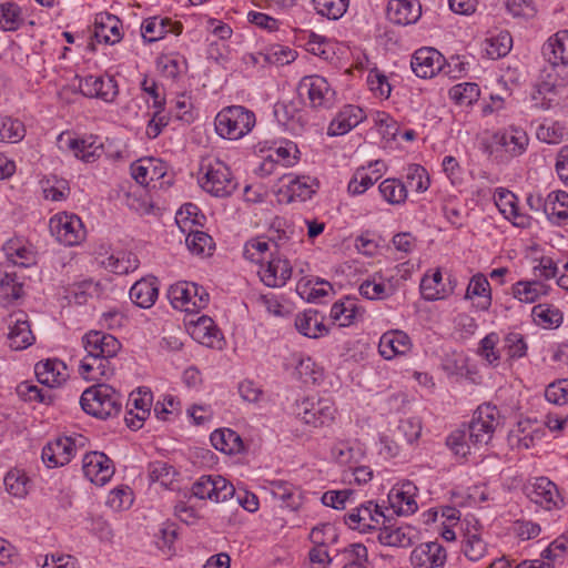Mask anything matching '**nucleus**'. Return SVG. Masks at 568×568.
<instances>
[{"mask_svg": "<svg viewBox=\"0 0 568 568\" xmlns=\"http://www.w3.org/2000/svg\"><path fill=\"white\" fill-rule=\"evenodd\" d=\"M568 30H560L551 36L542 45V57L547 64L540 74L537 85L538 94L557 95L564 92L568 84V59L566 55V41Z\"/></svg>", "mask_w": 568, "mask_h": 568, "instance_id": "1", "label": "nucleus"}, {"mask_svg": "<svg viewBox=\"0 0 568 568\" xmlns=\"http://www.w3.org/2000/svg\"><path fill=\"white\" fill-rule=\"evenodd\" d=\"M122 395L112 386L99 383L88 387L80 397L81 408L100 419L116 416L122 408Z\"/></svg>", "mask_w": 568, "mask_h": 568, "instance_id": "2", "label": "nucleus"}, {"mask_svg": "<svg viewBox=\"0 0 568 568\" xmlns=\"http://www.w3.org/2000/svg\"><path fill=\"white\" fill-rule=\"evenodd\" d=\"M255 114L242 105L222 109L215 116L216 133L229 140H239L250 133L255 125Z\"/></svg>", "mask_w": 568, "mask_h": 568, "instance_id": "3", "label": "nucleus"}, {"mask_svg": "<svg viewBox=\"0 0 568 568\" xmlns=\"http://www.w3.org/2000/svg\"><path fill=\"white\" fill-rule=\"evenodd\" d=\"M344 524L352 530L368 534L390 521V515L374 500H366L351 508L343 517Z\"/></svg>", "mask_w": 568, "mask_h": 568, "instance_id": "4", "label": "nucleus"}, {"mask_svg": "<svg viewBox=\"0 0 568 568\" xmlns=\"http://www.w3.org/2000/svg\"><path fill=\"white\" fill-rule=\"evenodd\" d=\"M500 424V413L496 406L490 404L478 406L471 420L466 425L468 439L475 445V449L488 445Z\"/></svg>", "mask_w": 568, "mask_h": 568, "instance_id": "5", "label": "nucleus"}, {"mask_svg": "<svg viewBox=\"0 0 568 568\" xmlns=\"http://www.w3.org/2000/svg\"><path fill=\"white\" fill-rule=\"evenodd\" d=\"M300 97H306L313 109H331L335 104L336 92L321 75L304 77L298 84Z\"/></svg>", "mask_w": 568, "mask_h": 568, "instance_id": "6", "label": "nucleus"}, {"mask_svg": "<svg viewBox=\"0 0 568 568\" xmlns=\"http://www.w3.org/2000/svg\"><path fill=\"white\" fill-rule=\"evenodd\" d=\"M49 227L55 240L65 246L78 245L85 237L83 223L75 214H55L50 219Z\"/></svg>", "mask_w": 568, "mask_h": 568, "instance_id": "7", "label": "nucleus"}, {"mask_svg": "<svg viewBox=\"0 0 568 568\" xmlns=\"http://www.w3.org/2000/svg\"><path fill=\"white\" fill-rule=\"evenodd\" d=\"M79 91L89 99H99L105 103L115 101L119 94L118 82L110 75H77Z\"/></svg>", "mask_w": 568, "mask_h": 568, "instance_id": "8", "label": "nucleus"}, {"mask_svg": "<svg viewBox=\"0 0 568 568\" xmlns=\"http://www.w3.org/2000/svg\"><path fill=\"white\" fill-rule=\"evenodd\" d=\"M200 184L204 191L216 197L230 196L237 186L230 169L221 162L207 168L206 173L200 180Z\"/></svg>", "mask_w": 568, "mask_h": 568, "instance_id": "9", "label": "nucleus"}, {"mask_svg": "<svg viewBox=\"0 0 568 568\" xmlns=\"http://www.w3.org/2000/svg\"><path fill=\"white\" fill-rule=\"evenodd\" d=\"M192 493L199 499H210L215 503L225 501L233 497V485L222 476H202L192 486Z\"/></svg>", "mask_w": 568, "mask_h": 568, "instance_id": "10", "label": "nucleus"}, {"mask_svg": "<svg viewBox=\"0 0 568 568\" xmlns=\"http://www.w3.org/2000/svg\"><path fill=\"white\" fill-rule=\"evenodd\" d=\"M524 493L530 501L550 510L564 503L559 490L547 477H537L524 486Z\"/></svg>", "mask_w": 568, "mask_h": 568, "instance_id": "11", "label": "nucleus"}, {"mask_svg": "<svg viewBox=\"0 0 568 568\" xmlns=\"http://www.w3.org/2000/svg\"><path fill=\"white\" fill-rule=\"evenodd\" d=\"M336 408L329 399H320L316 403L305 399L296 413L301 420L313 427L329 425L335 418Z\"/></svg>", "mask_w": 568, "mask_h": 568, "instance_id": "12", "label": "nucleus"}, {"mask_svg": "<svg viewBox=\"0 0 568 568\" xmlns=\"http://www.w3.org/2000/svg\"><path fill=\"white\" fill-rule=\"evenodd\" d=\"M82 470L91 483L104 486L114 474L113 462L104 453L91 452L84 455Z\"/></svg>", "mask_w": 568, "mask_h": 568, "instance_id": "13", "label": "nucleus"}, {"mask_svg": "<svg viewBox=\"0 0 568 568\" xmlns=\"http://www.w3.org/2000/svg\"><path fill=\"white\" fill-rule=\"evenodd\" d=\"M75 452L74 440L68 436H60L43 446L41 458L48 468H57L69 464Z\"/></svg>", "mask_w": 568, "mask_h": 568, "instance_id": "14", "label": "nucleus"}, {"mask_svg": "<svg viewBox=\"0 0 568 568\" xmlns=\"http://www.w3.org/2000/svg\"><path fill=\"white\" fill-rule=\"evenodd\" d=\"M270 257L261 264L258 275L261 281L268 287H282L292 276V265L287 257L268 254Z\"/></svg>", "mask_w": 568, "mask_h": 568, "instance_id": "15", "label": "nucleus"}, {"mask_svg": "<svg viewBox=\"0 0 568 568\" xmlns=\"http://www.w3.org/2000/svg\"><path fill=\"white\" fill-rule=\"evenodd\" d=\"M445 64L444 55L434 48L416 50L410 60L413 72L423 79L433 78L439 73Z\"/></svg>", "mask_w": 568, "mask_h": 568, "instance_id": "16", "label": "nucleus"}, {"mask_svg": "<svg viewBox=\"0 0 568 568\" xmlns=\"http://www.w3.org/2000/svg\"><path fill=\"white\" fill-rule=\"evenodd\" d=\"M446 549L437 541L423 542L415 547L410 554V564L414 568H439L446 562Z\"/></svg>", "mask_w": 568, "mask_h": 568, "instance_id": "17", "label": "nucleus"}, {"mask_svg": "<svg viewBox=\"0 0 568 568\" xmlns=\"http://www.w3.org/2000/svg\"><path fill=\"white\" fill-rule=\"evenodd\" d=\"M493 142L509 158H516L526 151L529 138L521 128L509 126L495 132L493 135Z\"/></svg>", "mask_w": 568, "mask_h": 568, "instance_id": "18", "label": "nucleus"}, {"mask_svg": "<svg viewBox=\"0 0 568 568\" xmlns=\"http://www.w3.org/2000/svg\"><path fill=\"white\" fill-rule=\"evenodd\" d=\"M82 343L87 355L115 358L121 349V343L113 335L101 331H90L83 336Z\"/></svg>", "mask_w": 568, "mask_h": 568, "instance_id": "19", "label": "nucleus"}, {"mask_svg": "<svg viewBox=\"0 0 568 568\" xmlns=\"http://www.w3.org/2000/svg\"><path fill=\"white\" fill-rule=\"evenodd\" d=\"M183 26L168 17L154 16L144 19L141 24V34L145 42L152 43L163 39L166 34H180Z\"/></svg>", "mask_w": 568, "mask_h": 568, "instance_id": "20", "label": "nucleus"}, {"mask_svg": "<svg viewBox=\"0 0 568 568\" xmlns=\"http://www.w3.org/2000/svg\"><path fill=\"white\" fill-rule=\"evenodd\" d=\"M494 201L499 212L515 226L527 227L529 217L521 213L518 206V197L511 191L497 187L494 193Z\"/></svg>", "mask_w": 568, "mask_h": 568, "instance_id": "21", "label": "nucleus"}, {"mask_svg": "<svg viewBox=\"0 0 568 568\" xmlns=\"http://www.w3.org/2000/svg\"><path fill=\"white\" fill-rule=\"evenodd\" d=\"M415 487L412 484L403 485L400 488H392L388 493L389 508H385V513L393 516H407L414 514L418 506L414 498L413 490Z\"/></svg>", "mask_w": 568, "mask_h": 568, "instance_id": "22", "label": "nucleus"}, {"mask_svg": "<svg viewBox=\"0 0 568 568\" xmlns=\"http://www.w3.org/2000/svg\"><path fill=\"white\" fill-rule=\"evenodd\" d=\"M115 368L113 357L85 355L80 362L79 373L87 381H101L112 377Z\"/></svg>", "mask_w": 568, "mask_h": 568, "instance_id": "23", "label": "nucleus"}, {"mask_svg": "<svg viewBox=\"0 0 568 568\" xmlns=\"http://www.w3.org/2000/svg\"><path fill=\"white\" fill-rule=\"evenodd\" d=\"M165 173L164 162L154 158H143L131 164V175L141 185L159 181Z\"/></svg>", "mask_w": 568, "mask_h": 568, "instance_id": "24", "label": "nucleus"}, {"mask_svg": "<svg viewBox=\"0 0 568 568\" xmlns=\"http://www.w3.org/2000/svg\"><path fill=\"white\" fill-rule=\"evenodd\" d=\"M122 23L113 14L100 13L94 20L93 37L99 43L115 44L122 39Z\"/></svg>", "mask_w": 568, "mask_h": 568, "instance_id": "25", "label": "nucleus"}, {"mask_svg": "<svg viewBox=\"0 0 568 568\" xmlns=\"http://www.w3.org/2000/svg\"><path fill=\"white\" fill-rule=\"evenodd\" d=\"M464 297L474 301L477 311L487 312L493 302L491 287L487 277L481 273L473 275Z\"/></svg>", "mask_w": 568, "mask_h": 568, "instance_id": "26", "label": "nucleus"}, {"mask_svg": "<svg viewBox=\"0 0 568 568\" xmlns=\"http://www.w3.org/2000/svg\"><path fill=\"white\" fill-rule=\"evenodd\" d=\"M131 301L141 308L152 307L159 297V281L155 276H145L136 281L129 292Z\"/></svg>", "mask_w": 568, "mask_h": 568, "instance_id": "27", "label": "nucleus"}, {"mask_svg": "<svg viewBox=\"0 0 568 568\" xmlns=\"http://www.w3.org/2000/svg\"><path fill=\"white\" fill-rule=\"evenodd\" d=\"M364 308L358 305L357 298L345 297L335 302L329 312V317L339 327H348L362 317Z\"/></svg>", "mask_w": 568, "mask_h": 568, "instance_id": "28", "label": "nucleus"}, {"mask_svg": "<svg viewBox=\"0 0 568 568\" xmlns=\"http://www.w3.org/2000/svg\"><path fill=\"white\" fill-rule=\"evenodd\" d=\"M192 337L207 347L222 349L224 345V338L215 325L214 321L209 316H201L193 325Z\"/></svg>", "mask_w": 568, "mask_h": 568, "instance_id": "29", "label": "nucleus"}, {"mask_svg": "<svg viewBox=\"0 0 568 568\" xmlns=\"http://www.w3.org/2000/svg\"><path fill=\"white\" fill-rule=\"evenodd\" d=\"M409 336L403 331H388L379 338L378 352L385 359H392L397 355H404L410 349Z\"/></svg>", "mask_w": 568, "mask_h": 568, "instance_id": "30", "label": "nucleus"}, {"mask_svg": "<svg viewBox=\"0 0 568 568\" xmlns=\"http://www.w3.org/2000/svg\"><path fill=\"white\" fill-rule=\"evenodd\" d=\"M386 14L388 20L395 24H412L420 17V6L412 0H390L387 4Z\"/></svg>", "mask_w": 568, "mask_h": 568, "instance_id": "31", "label": "nucleus"}, {"mask_svg": "<svg viewBox=\"0 0 568 568\" xmlns=\"http://www.w3.org/2000/svg\"><path fill=\"white\" fill-rule=\"evenodd\" d=\"M324 316L313 308L298 313L294 325L298 333L310 338H318L328 334V328L324 325Z\"/></svg>", "mask_w": 568, "mask_h": 568, "instance_id": "32", "label": "nucleus"}, {"mask_svg": "<svg viewBox=\"0 0 568 568\" xmlns=\"http://www.w3.org/2000/svg\"><path fill=\"white\" fill-rule=\"evenodd\" d=\"M397 281L385 278L382 274L375 273L371 280L364 281L359 286V293L365 298L376 301L386 300L397 291Z\"/></svg>", "mask_w": 568, "mask_h": 568, "instance_id": "33", "label": "nucleus"}, {"mask_svg": "<svg viewBox=\"0 0 568 568\" xmlns=\"http://www.w3.org/2000/svg\"><path fill=\"white\" fill-rule=\"evenodd\" d=\"M282 180H287V182L284 183V185L286 186V194L288 196L290 202H304L311 199L318 186L316 180L312 179L308 175L293 176L292 174H290L284 175Z\"/></svg>", "mask_w": 568, "mask_h": 568, "instance_id": "34", "label": "nucleus"}, {"mask_svg": "<svg viewBox=\"0 0 568 568\" xmlns=\"http://www.w3.org/2000/svg\"><path fill=\"white\" fill-rule=\"evenodd\" d=\"M67 366L57 358H48L36 364L34 373L39 383L54 387L65 378Z\"/></svg>", "mask_w": 568, "mask_h": 568, "instance_id": "35", "label": "nucleus"}, {"mask_svg": "<svg viewBox=\"0 0 568 568\" xmlns=\"http://www.w3.org/2000/svg\"><path fill=\"white\" fill-rule=\"evenodd\" d=\"M541 438V432L530 420L519 422L508 434V444L513 449H528Z\"/></svg>", "mask_w": 568, "mask_h": 568, "instance_id": "36", "label": "nucleus"}, {"mask_svg": "<svg viewBox=\"0 0 568 568\" xmlns=\"http://www.w3.org/2000/svg\"><path fill=\"white\" fill-rule=\"evenodd\" d=\"M197 284L194 282H178L168 290V298L175 310L191 313L192 295H196Z\"/></svg>", "mask_w": 568, "mask_h": 568, "instance_id": "37", "label": "nucleus"}, {"mask_svg": "<svg viewBox=\"0 0 568 568\" xmlns=\"http://www.w3.org/2000/svg\"><path fill=\"white\" fill-rule=\"evenodd\" d=\"M68 148L78 159L87 163L94 162L103 153L102 143L92 135L83 139H69Z\"/></svg>", "mask_w": 568, "mask_h": 568, "instance_id": "38", "label": "nucleus"}, {"mask_svg": "<svg viewBox=\"0 0 568 568\" xmlns=\"http://www.w3.org/2000/svg\"><path fill=\"white\" fill-rule=\"evenodd\" d=\"M3 252L7 258L14 265L28 267L36 263V253L29 245L19 239H12L4 243Z\"/></svg>", "mask_w": 568, "mask_h": 568, "instance_id": "39", "label": "nucleus"}, {"mask_svg": "<svg viewBox=\"0 0 568 568\" xmlns=\"http://www.w3.org/2000/svg\"><path fill=\"white\" fill-rule=\"evenodd\" d=\"M382 199L390 205L400 206L407 201V185L399 179L387 178L378 185Z\"/></svg>", "mask_w": 568, "mask_h": 568, "instance_id": "40", "label": "nucleus"}, {"mask_svg": "<svg viewBox=\"0 0 568 568\" xmlns=\"http://www.w3.org/2000/svg\"><path fill=\"white\" fill-rule=\"evenodd\" d=\"M210 440L216 450L229 455L240 453L243 448L241 436L230 428L215 429Z\"/></svg>", "mask_w": 568, "mask_h": 568, "instance_id": "41", "label": "nucleus"}, {"mask_svg": "<svg viewBox=\"0 0 568 568\" xmlns=\"http://www.w3.org/2000/svg\"><path fill=\"white\" fill-rule=\"evenodd\" d=\"M378 531V541L384 546L405 548L412 545L409 527H394L390 520L385 523Z\"/></svg>", "mask_w": 568, "mask_h": 568, "instance_id": "42", "label": "nucleus"}, {"mask_svg": "<svg viewBox=\"0 0 568 568\" xmlns=\"http://www.w3.org/2000/svg\"><path fill=\"white\" fill-rule=\"evenodd\" d=\"M34 336L31 332L30 324L27 320L17 318L14 324L10 326L8 334V343L11 349L22 351L31 346Z\"/></svg>", "mask_w": 568, "mask_h": 568, "instance_id": "43", "label": "nucleus"}, {"mask_svg": "<svg viewBox=\"0 0 568 568\" xmlns=\"http://www.w3.org/2000/svg\"><path fill=\"white\" fill-rule=\"evenodd\" d=\"M446 445L456 457L462 459H466L473 454V450H476L475 445L468 439V429L466 424L453 430L447 436Z\"/></svg>", "mask_w": 568, "mask_h": 568, "instance_id": "44", "label": "nucleus"}, {"mask_svg": "<svg viewBox=\"0 0 568 568\" xmlns=\"http://www.w3.org/2000/svg\"><path fill=\"white\" fill-rule=\"evenodd\" d=\"M24 23L22 8L13 1H6L0 4V29L13 32Z\"/></svg>", "mask_w": 568, "mask_h": 568, "instance_id": "45", "label": "nucleus"}, {"mask_svg": "<svg viewBox=\"0 0 568 568\" xmlns=\"http://www.w3.org/2000/svg\"><path fill=\"white\" fill-rule=\"evenodd\" d=\"M487 550V544L483 540L478 528L467 527L464 534L463 551L465 556L473 561L481 559Z\"/></svg>", "mask_w": 568, "mask_h": 568, "instance_id": "46", "label": "nucleus"}, {"mask_svg": "<svg viewBox=\"0 0 568 568\" xmlns=\"http://www.w3.org/2000/svg\"><path fill=\"white\" fill-rule=\"evenodd\" d=\"M102 265L112 273L128 274L138 268L139 260L136 255L126 252L111 254L102 261Z\"/></svg>", "mask_w": 568, "mask_h": 568, "instance_id": "47", "label": "nucleus"}, {"mask_svg": "<svg viewBox=\"0 0 568 568\" xmlns=\"http://www.w3.org/2000/svg\"><path fill=\"white\" fill-rule=\"evenodd\" d=\"M513 48V38L508 31H500L485 40V52L488 58L497 60L506 57Z\"/></svg>", "mask_w": 568, "mask_h": 568, "instance_id": "48", "label": "nucleus"}, {"mask_svg": "<svg viewBox=\"0 0 568 568\" xmlns=\"http://www.w3.org/2000/svg\"><path fill=\"white\" fill-rule=\"evenodd\" d=\"M546 294V285L540 281H519L513 286V295L524 303H534Z\"/></svg>", "mask_w": 568, "mask_h": 568, "instance_id": "49", "label": "nucleus"}, {"mask_svg": "<svg viewBox=\"0 0 568 568\" xmlns=\"http://www.w3.org/2000/svg\"><path fill=\"white\" fill-rule=\"evenodd\" d=\"M23 288L14 273H6L0 278V302L10 305L22 296Z\"/></svg>", "mask_w": 568, "mask_h": 568, "instance_id": "50", "label": "nucleus"}, {"mask_svg": "<svg viewBox=\"0 0 568 568\" xmlns=\"http://www.w3.org/2000/svg\"><path fill=\"white\" fill-rule=\"evenodd\" d=\"M158 69L166 79L176 80L186 71V61L179 54L162 55L158 59Z\"/></svg>", "mask_w": 568, "mask_h": 568, "instance_id": "51", "label": "nucleus"}, {"mask_svg": "<svg viewBox=\"0 0 568 568\" xmlns=\"http://www.w3.org/2000/svg\"><path fill=\"white\" fill-rule=\"evenodd\" d=\"M356 491L353 489L327 490L322 497L321 501L326 507H332L336 510H344L348 505L356 500Z\"/></svg>", "mask_w": 568, "mask_h": 568, "instance_id": "52", "label": "nucleus"}, {"mask_svg": "<svg viewBox=\"0 0 568 568\" xmlns=\"http://www.w3.org/2000/svg\"><path fill=\"white\" fill-rule=\"evenodd\" d=\"M29 478L21 469H11L3 479L6 490L13 497L23 498L28 494Z\"/></svg>", "mask_w": 568, "mask_h": 568, "instance_id": "53", "label": "nucleus"}, {"mask_svg": "<svg viewBox=\"0 0 568 568\" xmlns=\"http://www.w3.org/2000/svg\"><path fill=\"white\" fill-rule=\"evenodd\" d=\"M480 89L477 83L463 82L458 83L449 90V97L459 105H471L478 100Z\"/></svg>", "mask_w": 568, "mask_h": 568, "instance_id": "54", "label": "nucleus"}, {"mask_svg": "<svg viewBox=\"0 0 568 568\" xmlns=\"http://www.w3.org/2000/svg\"><path fill=\"white\" fill-rule=\"evenodd\" d=\"M280 166L290 168L295 165L301 158V152L295 142L285 140L280 146L270 153Z\"/></svg>", "mask_w": 568, "mask_h": 568, "instance_id": "55", "label": "nucleus"}, {"mask_svg": "<svg viewBox=\"0 0 568 568\" xmlns=\"http://www.w3.org/2000/svg\"><path fill=\"white\" fill-rule=\"evenodd\" d=\"M272 494L281 499L291 509H297L301 506L300 491L290 483L283 480L272 481Z\"/></svg>", "mask_w": 568, "mask_h": 568, "instance_id": "56", "label": "nucleus"}, {"mask_svg": "<svg viewBox=\"0 0 568 568\" xmlns=\"http://www.w3.org/2000/svg\"><path fill=\"white\" fill-rule=\"evenodd\" d=\"M443 276L439 270L435 271L433 275H424L420 281V293L426 301H437L445 297V292L442 286Z\"/></svg>", "mask_w": 568, "mask_h": 568, "instance_id": "57", "label": "nucleus"}, {"mask_svg": "<svg viewBox=\"0 0 568 568\" xmlns=\"http://www.w3.org/2000/svg\"><path fill=\"white\" fill-rule=\"evenodd\" d=\"M316 12L329 20H337L344 16L349 0H312Z\"/></svg>", "mask_w": 568, "mask_h": 568, "instance_id": "58", "label": "nucleus"}, {"mask_svg": "<svg viewBox=\"0 0 568 568\" xmlns=\"http://www.w3.org/2000/svg\"><path fill=\"white\" fill-rule=\"evenodd\" d=\"M297 52L290 47L282 44H272L266 49L263 55V62L268 64L285 65L293 62Z\"/></svg>", "mask_w": 568, "mask_h": 568, "instance_id": "59", "label": "nucleus"}, {"mask_svg": "<svg viewBox=\"0 0 568 568\" xmlns=\"http://www.w3.org/2000/svg\"><path fill=\"white\" fill-rule=\"evenodd\" d=\"M270 245L268 240L262 237L250 240L244 245L243 255L247 261L262 264L266 258L265 255L271 252Z\"/></svg>", "mask_w": 568, "mask_h": 568, "instance_id": "60", "label": "nucleus"}, {"mask_svg": "<svg viewBox=\"0 0 568 568\" xmlns=\"http://www.w3.org/2000/svg\"><path fill=\"white\" fill-rule=\"evenodd\" d=\"M292 234L293 231L281 229L270 231L267 240L274 247L271 253H274V255H281L282 257H287V254L291 251V246L293 245Z\"/></svg>", "mask_w": 568, "mask_h": 568, "instance_id": "61", "label": "nucleus"}, {"mask_svg": "<svg viewBox=\"0 0 568 568\" xmlns=\"http://www.w3.org/2000/svg\"><path fill=\"white\" fill-rule=\"evenodd\" d=\"M18 396L24 402L50 403L51 395L49 390H43L30 382H21L17 386Z\"/></svg>", "mask_w": 568, "mask_h": 568, "instance_id": "62", "label": "nucleus"}, {"mask_svg": "<svg viewBox=\"0 0 568 568\" xmlns=\"http://www.w3.org/2000/svg\"><path fill=\"white\" fill-rule=\"evenodd\" d=\"M406 179L408 185L418 193L427 191L430 185V180L426 169L419 164L408 165Z\"/></svg>", "mask_w": 568, "mask_h": 568, "instance_id": "63", "label": "nucleus"}, {"mask_svg": "<svg viewBox=\"0 0 568 568\" xmlns=\"http://www.w3.org/2000/svg\"><path fill=\"white\" fill-rule=\"evenodd\" d=\"M148 473L151 481H159L164 486H168L175 475L173 466L163 460L149 463Z\"/></svg>", "mask_w": 568, "mask_h": 568, "instance_id": "64", "label": "nucleus"}]
</instances>
